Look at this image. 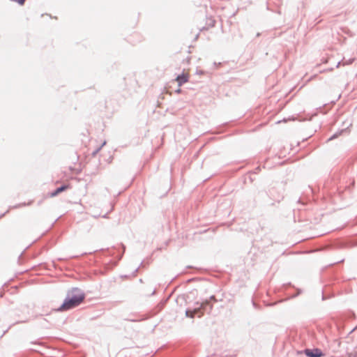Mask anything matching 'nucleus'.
I'll use <instances>...</instances> for the list:
<instances>
[{
  "mask_svg": "<svg viewBox=\"0 0 357 357\" xmlns=\"http://www.w3.org/2000/svg\"><path fill=\"white\" fill-rule=\"evenodd\" d=\"M207 303H208L207 302H206L205 303H202L201 306L199 307H197L192 310H186V312H185L186 317H190V318H194L195 316L197 314L198 317H200L204 314L203 312H202V309Z\"/></svg>",
  "mask_w": 357,
  "mask_h": 357,
  "instance_id": "nucleus-2",
  "label": "nucleus"
},
{
  "mask_svg": "<svg viewBox=\"0 0 357 357\" xmlns=\"http://www.w3.org/2000/svg\"><path fill=\"white\" fill-rule=\"evenodd\" d=\"M84 294L79 292L77 294L68 296L60 307V310H68L78 306L84 300Z\"/></svg>",
  "mask_w": 357,
  "mask_h": 357,
  "instance_id": "nucleus-1",
  "label": "nucleus"
},
{
  "mask_svg": "<svg viewBox=\"0 0 357 357\" xmlns=\"http://www.w3.org/2000/svg\"><path fill=\"white\" fill-rule=\"evenodd\" d=\"M305 354L308 357H321L324 356L321 351L319 349H305Z\"/></svg>",
  "mask_w": 357,
  "mask_h": 357,
  "instance_id": "nucleus-3",
  "label": "nucleus"
},
{
  "mask_svg": "<svg viewBox=\"0 0 357 357\" xmlns=\"http://www.w3.org/2000/svg\"><path fill=\"white\" fill-rule=\"evenodd\" d=\"M190 77V75L188 72H183L181 75H178L175 81H176L178 84V86H181L183 84H185L188 82Z\"/></svg>",
  "mask_w": 357,
  "mask_h": 357,
  "instance_id": "nucleus-4",
  "label": "nucleus"
},
{
  "mask_svg": "<svg viewBox=\"0 0 357 357\" xmlns=\"http://www.w3.org/2000/svg\"><path fill=\"white\" fill-rule=\"evenodd\" d=\"M177 92H178V93H180V92H181V89H178L177 90Z\"/></svg>",
  "mask_w": 357,
  "mask_h": 357,
  "instance_id": "nucleus-7",
  "label": "nucleus"
},
{
  "mask_svg": "<svg viewBox=\"0 0 357 357\" xmlns=\"http://www.w3.org/2000/svg\"><path fill=\"white\" fill-rule=\"evenodd\" d=\"M10 1H15L17 3H19L20 5L22 6V5H24V3L26 0H10Z\"/></svg>",
  "mask_w": 357,
  "mask_h": 357,
  "instance_id": "nucleus-6",
  "label": "nucleus"
},
{
  "mask_svg": "<svg viewBox=\"0 0 357 357\" xmlns=\"http://www.w3.org/2000/svg\"><path fill=\"white\" fill-rule=\"evenodd\" d=\"M70 185H64L59 188H57L55 191L52 192L50 195V197H53L62 192L63 191L70 188Z\"/></svg>",
  "mask_w": 357,
  "mask_h": 357,
  "instance_id": "nucleus-5",
  "label": "nucleus"
}]
</instances>
